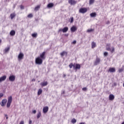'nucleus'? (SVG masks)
Returning a JSON list of instances; mask_svg holds the SVG:
<instances>
[{
	"mask_svg": "<svg viewBox=\"0 0 124 124\" xmlns=\"http://www.w3.org/2000/svg\"><path fill=\"white\" fill-rule=\"evenodd\" d=\"M31 35H32V37H37V33H34L32 34Z\"/></svg>",
	"mask_w": 124,
	"mask_h": 124,
	"instance_id": "nucleus-31",
	"label": "nucleus"
},
{
	"mask_svg": "<svg viewBox=\"0 0 124 124\" xmlns=\"http://www.w3.org/2000/svg\"><path fill=\"white\" fill-rule=\"evenodd\" d=\"M20 8H21V9H24V6L20 5Z\"/></svg>",
	"mask_w": 124,
	"mask_h": 124,
	"instance_id": "nucleus-44",
	"label": "nucleus"
},
{
	"mask_svg": "<svg viewBox=\"0 0 124 124\" xmlns=\"http://www.w3.org/2000/svg\"><path fill=\"white\" fill-rule=\"evenodd\" d=\"M122 71H123V69L119 70V72H122Z\"/></svg>",
	"mask_w": 124,
	"mask_h": 124,
	"instance_id": "nucleus-52",
	"label": "nucleus"
},
{
	"mask_svg": "<svg viewBox=\"0 0 124 124\" xmlns=\"http://www.w3.org/2000/svg\"><path fill=\"white\" fill-rule=\"evenodd\" d=\"M100 62H101L100 58L97 57L95 59V61L93 63L94 65H97L99 64V63H100Z\"/></svg>",
	"mask_w": 124,
	"mask_h": 124,
	"instance_id": "nucleus-4",
	"label": "nucleus"
},
{
	"mask_svg": "<svg viewBox=\"0 0 124 124\" xmlns=\"http://www.w3.org/2000/svg\"><path fill=\"white\" fill-rule=\"evenodd\" d=\"M69 34H65V36H68Z\"/></svg>",
	"mask_w": 124,
	"mask_h": 124,
	"instance_id": "nucleus-53",
	"label": "nucleus"
},
{
	"mask_svg": "<svg viewBox=\"0 0 124 124\" xmlns=\"http://www.w3.org/2000/svg\"><path fill=\"white\" fill-rule=\"evenodd\" d=\"M94 2V0H90L89 4H93Z\"/></svg>",
	"mask_w": 124,
	"mask_h": 124,
	"instance_id": "nucleus-32",
	"label": "nucleus"
},
{
	"mask_svg": "<svg viewBox=\"0 0 124 124\" xmlns=\"http://www.w3.org/2000/svg\"><path fill=\"white\" fill-rule=\"evenodd\" d=\"M108 72H110V73H114L116 72V69L114 67L113 68H109L108 71Z\"/></svg>",
	"mask_w": 124,
	"mask_h": 124,
	"instance_id": "nucleus-12",
	"label": "nucleus"
},
{
	"mask_svg": "<svg viewBox=\"0 0 124 124\" xmlns=\"http://www.w3.org/2000/svg\"><path fill=\"white\" fill-rule=\"evenodd\" d=\"M16 33V32L14 30H12L10 32V34L11 36H14Z\"/></svg>",
	"mask_w": 124,
	"mask_h": 124,
	"instance_id": "nucleus-18",
	"label": "nucleus"
},
{
	"mask_svg": "<svg viewBox=\"0 0 124 124\" xmlns=\"http://www.w3.org/2000/svg\"><path fill=\"white\" fill-rule=\"evenodd\" d=\"M7 102V100L6 99H4L2 100L1 103H0L1 106L2 107L5 106Z\"/></svg>",
	"mask_w": 124,
	"mask_h": 124,
	"instance_id": "nucleus-7",
	"label": "nucleus"
},
{
	"mask_svg": "<svg viewBox=\"0 0 124 124\" xmlns=\"http://www.w3.org/2000/svg\"><path fill=\"white\" fill-rule=\"evenodd\" d=\"M69 67L70 68V69H71V68H72V67H73V63H70V64L69 65Z\"/></svg>",
	"mask_w": 124,
	"mask_h": 124,
	"instance_id": "nucleus-33",
	"label": "nucleus"
},
{
	"mask_svg": "<svg viewBox=\"0 0 124 124\" xmlns=\"http://www.w3.org/2000/svg\"><path fill=\"white\" fill-rule=\"evenodd\" d=\"M115 98V96H114V95L110 94L109 95V100H114Z\"/></svg>",
	"mask_w": 124,
	"mask_h": 124,
	"instance_id": "nucleus-16",
	"label": "nucleus"
},
{
	"mask_svg": "<svg viewBox=\"0 0 124 124\" xmlns=\"http://www.w3.org/2000/svg\"><path fill=\"white\" fill-rule=\"evenodd\" d=\"M22 31H24V29H22Z\"/></svg>",
	"mask_w": 124,
	"mask_h": 124,
	"instance_id": "nucleus-58",
	"label": "nucleus"
},
{
	"mask_svg": "<svg viewBox=\"0 0 124 124\" xmlns=\"http://www.w3.org/2000/svg\"><path fill=\"white\" fill-rule=\"evenodd\" d=\"M32 123V121L31 120H29V124H31Z\"/></svg>",
	"mask_w": 124,
	"mask_h": 124,
	"instance_id": "nucleus-45",
	"label": "nucleus"
},
{
	"mask_svg": "<svg viewBox=\"0 0 124 124\" xmlns=\"http://www.w3.org/2000/svg\"><path fill=\"white\" fill-rule=\"evenodd\" d=\"M2 96H3V93H0V97H2Z\"/></svg>",
	"mask_w": 124,
	"mask_h": 124,
	"instance_id": "nucleus-41",
	"label": "nucleus"
},
{
	"mask_svg": "<svg viewBox=\"0 0 124 124\" xmlns=\"http://www.w3.org/2000/svg\"><path fill=\"white\" fill-rule=\"evenodd\" d=\"M49 110V108L48 107H45L43 108V112L45 114H46L47 112H48V110Z\"/></svg>",
	"mask_w": 124,
	"mask_h": 124,
	"instance_id": "nucleus-10",
	"label": "nucleus"
},
{
	"mask_svg": "<svg viewBox=\"0 0 124 124\" xmlns=\"http://www.w3.org/2000/svg\"><path fill=\"white\" fill-rule=\"evenodd\" d=\"M76 122H77V120H76V119H72V123H73V124H75L76 123Z\"/></svg>",
	"mask_w": 124,
	"mask_h": 124,
	"instance_id": "nucleus-35",
	"label": "nucleus"
},
{
	"mask_svg": "<svg viewBox=\"0 0 124 124\" xmlns=\"http://www.w3.org/2000/svg\"><path fill=\"white\" fill-rule=\"evenodd\" d=\"M4 116L5 117H6V120L8 119V116H7V114H5Z\"/></svg>",
	"mask_w": 124,
	"mask_h": 124,
	"instance_id": "nucleus-42",
	"label": "nucleus"
},
{
	"mask_svg": "<svg viewBox=\"0 0 124 124\" xmlns=\"http://www.w3.org/2000/svg\"><path fill=\"white\" fill-rule=\"evenodd\" d=\"M82 90H83L84 92H86V91H87V88L86 87L83 88Z\"/></svg>",
	"mask_w": 124,
	"mask_h": 124,
	"instance_id": "nucleus-38",
	"label": "nucleus"
},
{
	"mask_svg": "<svg viewBox=\"0 0 124 124\" xmlns=\"http://www.w3.org/2000/svg\"><path fill=\"white\" fill-rule=\"evenodd\" d=\"M19 124H24V121H21Z\"/></svg>",
	"mask_w": 124,
	"mask_h": 124,
	"instance_id": "nucleus-48",
	"label": "nucleus"
},
{
	"mask_svg": "<svg viewBox=\"0 0 124 124\" xmlns=\"http://www.w3.org/2000/svg\"><path fill=\"white\" fill-rule=\"evenodd\" d=\"M23 59H24V54L20 53L18 56V62H20V61L23 60Z\"/></svg>",
	"mask_w": 124,
	"mask_h": 124,
	"instance_id": "nucleus-5",
	"label": "nucleus"
},
{
	"mask_svg": "<svg viewBox=\"0 0 124 124\" xmlns=\"http://www.w3.org/2000/svg\"><path fill=\"white\" fill-rule=\"evenodd\" d=\"M73 69L74 70H76V69L75 68L76 67V66H75V65L73 64Z\"/></svg>",
	"mask_w": 124,
	"mask_h": 124,
	"instance_id": "nucleus-40",
	"label": "nucleus"
},
{
	"mask_svg": "<svg viewBox=\"0 0 124 124\" xmlns=\"http://www.w3.org/2000/svg\"><path fill=\"white\" fill-rule=\"evenodd\" d=\"M62 32H67V31H68V27H65L64 28L62 29Z\"/></svg>",
	"mask_w": 124,
	"mask_h": 124,
	"instance_id": "nucleus-19",
	"label": "nucleus"
},
{
	"mask_svg": "<svg viewBox=\"0 0 124 124\" xmlns=\"http://www.w3.org/2000/svg\"><path fill=\"white\" fill-rule=\"evenodd\" d=\"M40 117H41V112L40 111H39L37 114V118L39 119Z\"/></svg>",
	"mask_w": 124,
	"mask_h": 124,
	"instance_id": "nucleus-28",
	"label": "nucleus"
},
{
	"mask_svg": "<svg viewBox=\"0 0 124 124\" xmlns=\"http://www.w3.org/2000/svg\"><path fill=\"white\" fill-rule=\"evenodd\" d=\"M104 55L105 57H107V56H108V52H105L104 53Z\"/></svg>",
	"mask_w": 124,
	"mask_h": 124,
	"instance_id": "nucleus-36",
	"label": "nucleus"
},
{
	"mask_svg": "<svg viewBox=\"0 0 124 124\" xmlns=\"http://www.w3.org/2000/svg\"><path fill=\"white\" fill-rule=\"evenodd\" d=\"M16 15H15V13H13L10 15L11 19L12 20L14 17H15Z\"/></svg>",
	"mask_w": 124,
	"mask_h": 124,
	"instance_id": "nucleus-26",
	"label": "nucleus"
},
{
	"mask_svg": "<svg viewBox=\"0 0 124 124\" xmlns=\"http://www.w3.org/2000/svg\"><path fill=\"white\" fill-rule=\"evenodd\" d=\"M94 30L93 29H88L87 31V32H93V31Z\"/></svg>",
	"mask_w": 124,
	"mask_h": 124,
	"instance_id": "nucleus-30",
	"label": "nucleus"
},
{
	"mask_svg": "<svg viewBox=\"0 0 124 124\" xmlns=\"http://www.w3.org/2000/svg\"><path fill=\"white\" fill-rule=\"evenodd\" d=\"M6 79V76H3L0 78V83L1 82H2V81H5V80Z\"/></svg>",
	"mask_w": 124,
	"mask_h": 124,
	"instance_id": "nucleus-15",
	"label": "nucleus"
},
{
	"mask_svg": "<svg viewBox=\"0 0 124 124\" xmlns=\"http://www.w3.org/2000/svg\"><path fill=\"white\" fill-rule=\"evenodd\" d=\"M65 93V92L64 91H63L62 92V94H64V93Z\"/></svg>",
	"mask_w": 124,
	"mask_h": 124,
	"instance_id": "nucleus-50",
	"label": "nucleus"
},
{
	"mask_svg": "<svg viewBox=\"0 0 124 124\" xmlns=\"http://www.w3.org/2000/svg\"><path fill=\"white\" fill-rule=\"evenodd\" d=\"M113 86H117V83L114 82V83H113Z\"/></svg>",
	"mask_w": 124,
	"mask_h": 124,
	"instance_id": "nucleus-47",
	"label": "nucleus"
},
{
	"mask_svg": "<svg viewBox=\"0 0 124 124\" xmlns=\"http://www.w3.org/2000/svg\"><path fill=\"white\" fill-rule=\"evenodd\" d=\"M85 124V123L82 122V123H80V124Z\"/></svg>",
	"mask_w": 124,
	"mask_h": 124,
	"instance_id": "nucleus-54",
	"label": "nucleus"
},
{
	"mask_svg": "<svg viewBox=\"0 0 124 124\" xmlns=\"http://www.w3.org/2000/svg\"><path fill=\"white\" fill-rule=\"evenodd\" d=\"M88 9L86 8H81L79 10V13H82V14L86 13Z\"/></svg>",
	"mask_w": 124,
	"mask_h": 124,
	"instance_id": "nucleus-3",
	"label": "nucleus"
},
{
	"mask_svg": "<svg viewBox=\"0 0 124 124\" xmlns=\"http://www.w3.org/2000/svg\"><path fill=\"white\" fill-rule=\"evenodd\" d=\"M0 43H1V40H0Z\"/></svg>",
	"mask_w": 124,
	"mask_h": 124,
	"instance_id": "nucleus-56",
	"label": "nucleus"
},
{
	"mask_svg": "<svg viewBox=\"0 0 124 124\" xmlns=\"http://www.w3.org/2000/svg\"><path fill=\"white\" fill-rule=\"evenodd\" d=\"M111 44H108L106 46V50L107 51H111Z\"/></svg>",
	"mask_w": 124,
	"mask_h": 124,
	"instance_id": "nucleus-13",
	"label": "nucleus"
},
{
	"mask_svg": "<svg viewBox=\"0 0 124 124\" xmlns=\"http://www.w3.org/2000/svg\"><path fill=\"white\" fill-rule=\"evenodd\" d=\"M45 54H46V52L44 51L42 54L40 55L39 57L42 59V60H45Z\"/></svg>",
	"mask_w": 124,
	"mask_h": 124,
	"instance_id": "nucleus-8",
	"label": "nucleus"
},
{
	"mask_svg": "<svg viewBox=\"0 0 124 124\" xmlns=\"http://www.w3.org/2000/svg\"><path fill=\"white\" fill-rule=\"evenodd\" d=\"M54 6V3H50L47 5V8H51Z\"/></svg>",
	"mask_w": 124,
	"mask_h": 124,
	"instance_id": "nucleus-20",
	"label": "nucleus"
},
{
	"mask_svg": "<svg viewBox=\"0 0 124 124\" xmlns=\"http://www.w3.org/2000/svg\"><path fill=\"white\" fill-rule=\"evenodd\" d=\"M47 85L48 82L47 81L41 83V86H42V87H46V86H47Z\"/></svg>",
	"mask_w": 124,
	"mask_h": 124,
	"instance_id": "nucleus-17",
	"label": "nucleus"
},
{
	"mask_svg": "<svg viewBox=\"0 0 124 124\" xmlns=\"http://www.w3.org/2000/svg\"><path fill=\"white\" fill-rule=\"evenodd\" d=\"M16 7V4H14L13 6V8H15Z\"/></svg>",
	"mask_w": 124,
	"mask_h": 124,
	"instance_id": "nucleus-49",
	"label": "nucleus"
},
{
	"mask_svg": "<svg viewBox=\"0 0 124 124\" xmlns=\"http://www.w3.org/2000/svg\"><path fill=\"white\" fill-rule=\"evenodd\" d=\"M65 76H66V75H65V74H63V77H65Z\"/></svg>",
	"mask_w": 124,
	"mask_h": 124,
	"instance_id": "nucleus-55",
	"label": "nucleus"
},
{
	"mask_svg": "<svg viewBox=\"0 0 124 124\" xmlns=\"http://www.w3.org/2000/svg\"><path fill=\"white\" fill-rule=\"evenodd\" d=\"M81 68V65L79 64H76V70H77V69H80Z\"/></svg>",
	"mask_w": 124,
	"mask_h": 124,
	"instance_id": "nucleus-23",
	"label": "nucleus"
},
{
	"mask_svg": "<svg viewBox=\"0 0 124 124\" xmlns=\"http://www.w3.org/2000/svg\"><path fill=\"white\" fill-rule=\"evenodd\" d=\"M77 31V27L73 26L71 28V31L72 32H74Z\"/></svg>",
	"mask_w": 124,
	"mask_h": 124,
	"instance_id": "nucleus-11",
	"label": "nucleus"
},
{
	"mask_svg": "<svg viewBox=\"0 0 124 124\" xmlns=\"http://www.w3.org/2000/svg\"><path fill=\"white\" fill-rule=\"evenodd\" d=\"M42 62H43V60L40 57H38L37 58H36L35 59L36 64H39V65H40V64H42Z\"/></svg>",
	"mask_w": 124,
	"mask_h": 124,
	"instance_id": "nucleus-1",
	"label": "nucleus"
},
{
	"mask_svg": "<svg viewBox=\"0 0 124 124\" xmlns=\"http://www.w3.org/2000/svg\"><path fill=\"white\" fill-rule=\"evenodd\" d=\"M12 102V96H10L8 97V101L7 103V108H9L10 107V105H11V103Z\"/></svg>",
	"mask_w": 124,
	"mask_h": 124,
	"instance_id": "nucleus-2",
	"label": "nucleus"
},
{
	"mask_svg": "<svg viewBox=\"0 0 124 124\" xmlns=\"http://www.w3.org/2000/svg\"><path fill=\"white\" fill-rule=\"evenodd\" d=\"M76 42H77L76 40H75L72 42V44H76Z\"/></svg>",
	"mask_w": 124,
	"mask_h": 124,
	"instance_id": "nucleus-39",
	"label": "nucleus"
},
{
	"mask_svg": "<svg viewBox=\"0 0 124 124\" xmlns=\"http://www.w3.org/2000/svg\"><path fill=\"white\" fill-rule=\"evenodd\" d=\"M91 17L94 18L96 16V13H92L90 14Z\"/></svg>",
	"mask_w": 124,
	"mask_h": 124,
	"instance_id": "nucleus-24",
	"label": "nucleus"
},
{
	"mask_svg": "<svg viewBox=\"0 0 124 124\" xmlns=\"http://www.w3.org/2000/svg\"><path fill=\"white\" fill-rule=\"evenodd\" d=\"M32 112V113H33V114H36V110H33Z\"/></svg>",
	"mask_w": 124,
	"mask_h": 124,
	"instance_id": "nucleus-43",
	"label": "nucleus"
},
{
	"mask_svg": "<svg viewBox=\"0 0 124 124\" xmlns=\"http://www.w3.org/2000/svg\"><path fill=\"white\" fill-rule=\"evenodd\" d=\"M111 49H110V50H109V51H110V53L113 54V53H114L115 52V47H114V46H112L111 47Z\"/></svg>",
	"mask_w": 124,
	"mask_h": 124,
	"instance_id": "nucleus-27",
	"label": "nucleus"
},
{
	"mask_svg": "<svg viewBox=\"0 0 124 124\" xmlns=\"http://www.w3.org/2000/svg\"><path fill=\"white\" fill-rule=\"evenodd\" d=\"M60 31H62V29H60L59 30V32H60Z\"/></svg>",
	"mask_w": 124,
	"mask_h": 124,
	"instance_id": "nucleus-51",
	"label": "nucleus"
},
{
	"mask_svg": "<svg viewBox=\"0 0 124 124\" xmlns=\"http://www.w3.org/2000/svg\"><path fill=\"white\" fill-rule=\"evenodd\" d=\"M68 2L71 5H74L77 3V1L75 0H69Z\"/></svg>",
	"mask_w": 124,
	"mask_h": 124,
	"instance_id": "nucleus-6",
	"label": "nucleus"
},
{
	"mask_svg": "<svg viewBox=\"0 0 124 124\" xmlns=\"http://www.w3.org/2000/svg\"><path fill=\"white\" fill-rule=\"evenodd\" d=\"M9 80L11 81V82H14V81H15V76H10L9 78Z\"/></svg>",
	"mask_w": 124,
	"mask_h": 124,
	"instance_id": "nucleus-9",
	"label": "nucleus"
},
{
	"mask_svg": "<svg viewBox=\"0 0 124 124\" xmlns=\"http://www.w3.org/2000/svg\"><path fill=\"white\" fill-rule=\"evenodd\" d=\"M41 93H42V89H39V90L38 91L37 95H40V94H41Z\"/></svg>",
	"mask_w": 124,
	"mask_h": 124,
	"instance_id": "nucleus-25",
	"label": "nucleus"
},
{
	"mask_svg": "<svg viewBox=\"0 0 124 124\" xmlns=\"http://www.w3.org/2000/svg\"><path fill=\"white\" fill-rule=\"evenodd\" d=\"M40 8V6L38 5L35 7L34 10L35 11H37V10H38V9H39Z\"/></svg>",
	"mask_w": 124,
	"mask_h": 124,
	"instance_id": "nucleus-29",
	"label": "nucleus"
},
{
	"mask_svg": "<svg viewBox=\"0 0 124 124\" xmlns=\"http://www.w3.org/2000/svg\"><path fill=\"white\" fill-rule=\"evenodd\" d=\"M122 124H124V122L122 123Z\"/></svg>",
	"mask_w": 124,
	"mask_h": 124,
	"instance_id": "nucleus-57",
	"label": "nucleus"
},
{
	"mask_svg": "<svg viewBox=\"0 0 124 124\" xmlns=\"http://www.w3.org/2000/svg\"><path fill=\"white\" fill-rule=\"evenodd\" d=\"M106 24L107 25H109V24H110V21H108L107 22H106Z\"/></svg>",
	"mask_w": 124,
	"mask_h": 124,
	"instance_id": "nucleus-46",
	"label": "nucleus"
},
{
	"mask_svg": "<svg viewBox=\"0 0 124 124\" xmlns=\"http://www.w3.org/2000/svg\"><path fill=\"white\" fill-rule=\"evenodd\" d=\"M60 55L61 57H63V56H64L65 55H66V56H67V52L66 51H63L61 53Z\"/></svg>",
	"mask_w": 124,
	"mask_h": 124,
	"instance_id": "nucleus-21",
	"label": "nucleus"
},
{
	"mask_svg": "<svg viewBox=\"0 0 124 124\" xmlns=\"http://www.w3.org/2000/svg\"><path fill=\"white\" fill-rule=\"evenodd\" d=\"M74 20V18L73 17H71L70 23H73Z\"/></svg>",
	"mask_w": 124,
	"mask_h": 124,
	"instance_id": "nucleus-37",
	"label": "nucleus"
},
{
	"mask_svg": "<svg viewBox=\"0 0 124 124\" xmlns=\"http://www.w3.org/2000/svg\"><path fill=\"white\" fill-rule=\"evenodd\" d=\"M96 47V44L94 42H93L92 43V48L93 49V48H95Z\"/></svg>",
	"mask_w": 124,
	"mask_h": 124,
	"instance_id": "nucleus-22",
	"label": "nucleus"
},
{
	"mask_svg": "<svg viewBox=\"0 0 124 124\" xmlns=\"http://www.w3.org/2000/svg\"><path fill=\"white\" fill-rule=\"evenodd\" d=\"M28 18H32V17H33V16L32 15V14H30L28 16Z\"/></svg>",
	"mask_w": 124,
	"mask_h": 124,
	"instance_id": "nucleus-34",
	"label": "nucleus"
},
{
	"mask_svg": "<svg viewBox=\"0 0 124 124\" xmlns=\"http://www.w3.org/2000/svg\"><path fill=\"white\" fill-rule=\"evenodd\" d=\"M10 50V47L8 46L5 48V49L4 50V52L5 53V54H6V53H8V52H9Z\"/></svg>",
	"mask_w": 124,
	"mask_h": 124,
	"instance_id": "nucleus-14",
	"label": "nucleus"
}]
</instances>
